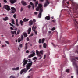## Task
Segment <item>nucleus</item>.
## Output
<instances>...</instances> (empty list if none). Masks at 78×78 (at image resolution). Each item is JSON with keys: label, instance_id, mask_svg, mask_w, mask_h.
I'll return each mask as SVG.
<instances>
[{"label": "nucleus", "instance_id": "f257e3e1", "mask_svg": "<svg viewBox=\"0 0 78 78\" xmlns=\"http://www.w3.org/2000/svg\"><path fill=\"white\" fill-rule=\"evenodd\" d=\"M42 5L41 4H39L38 6L36 9L37 11H39L40 9V12L38 16L39 18H41L42 17V12H43V9L42 8Z\"/></svg>", "mask_w": 78, "mask_h": 78}, {"label": "nucleus", "instance_id": "f03ea898", "mask_svg": "<svg viewBox=\"0 0 78 78\" xmlns=\"http://www.w3.org/2000/svg\"><path fill=\"white\" fill-rule=\"evenodd\" d=\"M78 60V57H76L75 56H72L71 59V61L73 62V64L77 67V64H76V63L75 62L76 61V60Z\"/></svg>", "mask_w": 78, "mask_h": 78}, {"label": "nucleus", "instance_id": "7ed1b4c3", "mask_svg": "<svg viewBox=\"0 0 78 78\" xmlns=\"http://www.w3.org/2000/svg\"><path fill=\"white\" fill-rule=\"evenodd\" d=\"M32 64H33V62H31L30 63H28L26 65L27 71H28V70L31 68Z\"/></svg>", "mask_w": 78, "mask_h": 78}, {"label": "nucleus", "instance_id": "20e7f679", "mask_svg": "<svg viewBox=\"0 0 78 78\" xmlns=\"http://www.w3.org/2000/svg\"><path fill=\"white\" fill-rule=\"evenodd\" d=\"M44 0H40L41 2H43ZM46 2L44 4V7H47L48 5L50 4V2L48 1V0H46Z\"/></svg>", "mask_w": 78, "mask_h": 78}, {"label": "nucleus", "instance_id": "39448f33", "mask_svg": "<svg viewBox=\"0 0 78 78\" xmlns=\"http://www.w3.org/2000/svg\"><path fill=\"white\" fill-rule=\"evenodd\" d=\"M27 71L26 70V69L24 68L20 71V73L21 75H22L23 72H24V73H27Z\"/></svg>", "mask_w": 78, "mask_h": 78}, {"label": "nucleus", "instance_id": "423d86ee", "mask_svg": "<svg viewBox=\"0 0 78 78\" xmlns=\"http://www.w3.org/2000/svg\"><path fill=\"white\" fill-rule=\"evenodd\" d=\"M23 63V66H25L26 64H27V63L28 62V60H26L25 58H24L23 59V61L22 62Z\"/></svg>", "mask_w": 78, "mask_h": 78}, {"label": "nucleus", "instance_id": "0eeeda50", "mask_svg": "<svg viewBox=\"0 0 78 78\" xmlns=\"http://www.w3.org/2000/svg\"><path fill=\"white\" fill-rule=\"evenodd\" d=\"M4 8H5V9H6V10H7V11H9V10L11 9H10V7L8 5H4Z\"/></svg>", "mask_w": 78, "mask_h": 78}, {"label": "nucleus", "instance_id": "6e6552de", "mask_svg": "<svg viewBox=\"0 0 78 78\" xmlns=\"http://www.w3.org/2000/svg\"><path fill=\"white\" fill-rule=\"evenodd\" d=\"M21 39H20V38H19L18 39V42H19V43H20V42L21 41V40L22 41H23V38H24L23 37V36L21 35Z\"/></svg>", "mask_w": 78, "mask_h": 78}, {"label": "nucleus", "instance_id": "1a4fd4ad", "mask_svg": "<svg viewBox=\"0 0 78 78\" xmlns=\"http://www.w3.org/2000/svg\"><path fill=\"white\" fill-rule=\"evenodd\" d=\"M35 55V53H34V52L32 54H31L30 55H29L28 56V57L30 58H31V57H33V56H34Z\"/></svg>", "mask_w": 78, "mask_h": 78}, {"label": "nucleus", "instance_id": "9d476101", "mask_svg": "<svg viewBox=\"0 0 78 78\" xmlns=\"http://www.w3.org/2000/svg\"><path fill=\"white\" fill-rule=\"evenodd\" d=\"M21 3L22 5H23V6H26V5H27V3H26V2L23 1H21Z\"/></svg>", "mask_w": 78, "mask_h": 78}, {"label": "nucleus", "instance_id": "9b49d317", "mask_svg": "<svg viewBox=\"0 0 78 78\" xmlns=\"http://www.w3.org/2000/svg\"><path fill=\"white\" fill-rule=\"evenodd\" d=\"M9 2L12 4H14V3L17 2V0H9Z\"/></svg>", "mask_w": 78, "mask_h": 78}, {"label": "nucleus", "instance_id": "f8f14e48", "mask_svg": "<svg viewBox=\"0 0 78 78\" xmlns=\"http://www.w3.org/2000/svg\"><path fill=\"white\" fill-rule=\"evenodd\" d=\"M45 19L47 20H50V17L49 16H47L45 17Z\"/></svg>", "mask_w": 78, "mask_h": 78}, {"label": "nucleus", "instance_id": "ddd939ff", "mask_svg": "<svg viewBox=\"0 0 78 78\" xmlns=\"http://www.w3.org/2000/svg\"><path fill=\"white\" fill-rule=\"evenodd\" d=\"M27 48H28V43H26L25 44L24 49L25 50H27Z\"/></svg>", "mask_w": 78, "mask_h": 78}, {"label": "nucleus", "instance_id": "4468645a", "mask_svg": "<svg viewBox=\"0 0 78 78\" xmlns=\"http://www.w3.org/2000/svg\"><path fill=\"white\" fill-rule=\"evenodd\" d=\"M23 20V22H27V21H28V20H29V19H27L26 18H25Z\"/></svg>", "mask_w": 78, "mask_h": 78}, {"label": "nucleus", "instance_id": "2eb2a0df", "mask_svg": "<svg viewBox=\"0 0 78 78\" xmlns=\"http://www.w3.org/2000/svg\"><path fill=\"white\" fill-rule=\"evenodd\" d=\"M37 28V27L36 26L34 27L33 26L32 28V30H33V31H36V29Z\"/></svg>", "mask_w": 78, "mask_h": 78}, {"label": "nucleus", "instance_id": "dca6fc26", "mask_svg": "<svg viewBox=\"0 0 78 78\" xmlns=\"http://www.w3.org/2000/svg\"><path fill=\"white\" fill-rule=\"evenodd\" d=\"M12 70H19V67H17L16 68H13L12 69Z\"/></svg>", "mask_w": 78, "mask_h": 78}, {"label": "nucleus", "instance_id": "f3484780", "mask_svg": "<svg viewBox=\"0 0 78 78\" xmlns=\"http://www.w3.org/2000/svg\"><path fill=\"white\" fill-rule=\"evenodd\" d=\"M33 21L31 20L30 21H29V25L30 26H31L33 24Z\"/></svg>", "mask_w": 78, "mask_h": 78}, {"label": "nucleus", "instance_id": "a211bd4d", "mask_svg": "<svg viewBox=\"0 0 78 78\" xmlns=\"http://www.w3.org/2000/svg\"><path fill=\"white\" fill-rule=\"evenodd\" d=\"M37 56H38L39 57H41L40 58H39V59H41L42 58V56L39 53L38 54H37Z\"/></svg>", "mask_w": 78, "mask_h": 78}, {"label": "nucleus", "instance_id": "6ab92c4d", "mask_svg": "<svg viewBox=\"0 0 78 78\" xmlns=\"http://www.w3.org/2000/svg\"><path fill=\"white\" fill-rule=\"evenodd\" d=\"M9 19V18L7 16L5 17L4 18H3V20H5V21H6V20H8Z\"/></svg>", "mask_w": 78, "mask_h": 78}, {"label": "nucleus", "instance_id": "aec40b11", "mask_svg": "<svg viewBox=\"0 0 78 78\" xmlns=\"http://www.w3.org/2000/svg\"><path fill=\"white\" fill-rule=\"evenodd\" d=\"M16 25L17 27H19V22H18V20L17 19L16 20Z\"/></svg>", "mask_w": 78, "mask_h": 78}, {"label": "nucleus", "instance_id": "412c9836", "mask_svg": "<svg viewBox=\"0 0 78 78\" xmlns=\"http://www.w3.org/2000/svg\"><path fill=\"white\" fill-rule=\"evenodd\" d=\"M31 28H29L28 31V34H29L31 32Z\"/></svg>", "mask_w": 78, "mask_h": 78}, {"label": "nucleus", "instance_id": "4be33fe9", "mask_svg": "<svg viewBox=\"0 0 78 78\" xmlns=\"http://www.w3.org/2000/svg\"><path fill=\"white\" fill-rule=\"evenodd\" d=\"M23 34L24 36V37H27L28 36V35H27V34L26 33H23Z\"/></svg>", "mask_w": 78, "mask_h": 78}, {"label": "nucleus", "instance_id": "5701e85b", "mask_svg": "<svg viewBox=\"0 0 78 78\" xmlns=\"http://www.w3.org/2000/svg\"><path fill=\"white\" fill-rule=\"evenodd\" d=\"M78 8V6H76L74 8L75 10V12H76L77 11V9Z\"/></svg>", "mask_w": 78, "mask_h": 78}, {"label": "nucleus", "instance_id": "b1692460", "mask_svg": "<svg viewBox=\"0 0 78 78\" xmlns=\"http://www.w3.org/2000/svg\"><path fill=\"white\" fill-rule=\"evenodd\" d=\"M43 47L44 48H45L47 47V44L46 43H44L43 44Z\"/></svg>", "mask_w": 78, "mask_h": 78}, {"label": "nucleus", "instance_id": "393cba45", "mask_svg": "<svg viewBox=\"0 0 78 78\" xmlns=\"http://www.w3.org/2000/svg\"><path fill=\"white\" fill-rule=\"evenodd\" d=\"M11 33L12 34H16V31H11Z\"/></svg>", "mask_w": 78, "mask_h": 78}, {"label": "nucleus", "instance_id": "a878e982", "mask_svg": "<svg viewBox=\"0 0 78 78\" xmlns=\"http://www.w3.org/2000/svg\"><path fill=\"white\" fill-rule=\"evenodd\" d=\"M37 5H38V1H37L35 3V7H37Z\"/></svg>", "mask_w": 78, "mask_h": 78}, {"label": "nucleus", "instance_id": "bb28decb", "mask_svg": "<svg viewBox=\"0 0 78 78\" xmlns=\"http://www.w3.org/2000/svg\"><path fill=\"white\" fill-rule=\"evenodd\" d=\"M20 24H21V26H22L23 25V21H22V20H21L20 22Z\"/></svg>", "mask_w": 78, "mask_h": 78}, {"label": "nucleus", "instance_id": "cd10ccee", "mask_svg": "<svg viewBox=\"0 0 78 78\" xmlns=\"http://www.w3.org/2000/svg\"><path fill=\"white\" fill-rule=\"evenodd\" d=\"M44 41H45V38H43L42 40V41H41V43H42V44L44 43Z\"/></svg>", "mask_w": 78, "mask_h": 78}, {"label": "nucleus", "instance_id": "c85d7f7f", "mask_svg": "<svg viewBox=\"0 0 78 78\" xmlns=\"http://www.w3.org/2000/svg\"><path fill=\"white\" fill-rule=\"evenodd\" d=\"M11 9L12 10L16 11V9L14 7H11Z\"/></svg>", "mask_w": 78, "mask_h": 78}, {"label": "nucleus", "instance_id": "c756f323", "mask_svg": "<svg viewBox=\"0 0 78 78\" xmlns=\"http://www.w3.org/2000/svg\"><path fill=\"white\" fill-rule=\"evenodd\" d=\"M56 30V28L55 27H53L51 29V31H55Z\"/></svg>", "mask_w": 78, "mask_h": 78}, {"label": "nucleus", "instance_id": "7c9ffc66", "mask_svg": "<svg viewBox=\"0 0 78 78\" xmlns=\"http://www.w3.org/2000/svg\"><path fill=\"white\" fill-rule=\"evenodd\" d=\"M12 23L13 25H15V23H14V20H12Z\"/></svg>", "mask_w": 78, "mask_h": 78}, {"label": "nucleus", "instance_id": "2f4dec72", "mask_svg": "<svg viewBox=\"0 0 78 78\" xmlns=\"http://www.w3.org/2000/svg\"><path fill=\"white\" fill-rule=\"evenodd\" d=\"M36 52L37 54V55L38 54H39V51H38V50H36Z\"/></svg>", "mask_w": 78, "mask_h": 78}, {"label": "nucleus", "instance_id": "473e14b6", "mask_svg": "<svg viewBox=\"0 0 78 78\" xmlns=\"http://www.w3.org/2000/svg\"><path fill=\"white\" fill-rule=\"evenodd\" d=\"M40 54H41L42 55H43V51H41L40 52H39Z\"/></svg>", "mask_w": 78, "mask_h": 78}, {"label": "nucleus", "instance_id": "72a5a7b5", "mask_svg": "<svg viewBox=\"0 0 78 78\" xmlns=\"http://www.w3.org/2000/svg\"><path fill=\"white\" fill-rule=\"evenodd\" d=\"M20 33V30H19L18 31H17V34L16 35H17V34H19Z\"/></svg>", "mask_w": 78, "mask_h": 78}, {"label": "nucleus", "instance_id": "f704fd0d", "mask_svg": "<svg viewBox=\"0 0 78 78\" xmlns=\"http://www.w3.org/2000/svg\"><path fill=\"white\" fill-rule=\"evenodd\" d=\"M19 46L20 47L22 48L23 47V44H21L19 45Z\"/></svg>", "mask_w": 78, "mask_h": 78}, {"label": "nucleus", "instance_id": "c9c22d12", "mask_svg": "<svg viewBox=\"0 0 78 78\" xmlns=\"http://www.w3.org/2000/svg\"><path fill=\"white\" fill-rule=\"evenodd\" d=\"M66 72H70V69H67L66 70Z\"/></svg>", "mask_w": 78, "mask_h": 78}, {"label": "nucleus", "instance_id": "e433bc0d", "mask_svg": "<svg viewBox=\"0 0 78 78\" xmlns=\"http://www.w3.org/2000/svg\"><path fill=\"white\" fill-rule=\"evenodd\" d=\"M13 17L15 19H16L17 18V16H16V15L14 14L13 15Z\"/></svg>", "mask_w": 78, "mask_h": 78}, {"label": "nucleus", "instance_id": "4c0bfd02", "mask_svg": "<svg viewBox=\"0 0 78 78\" xmlns=\"http://www.w3.org/2000/svg\"><path fill=\"white\" fill-rule=\"evenodd\" d=\"M41 41H42V40H41V39H40L38 41V42L39 44H41Z\"/></svg>", "mask_w": 78, "mask_h": 78}, {"label": "nucleus", "instance_id": "58836bf2", "mask_svg": "<svg viewBox=\"0 0 78 78\" xmlns=\"http://www.w3.org/2000/svg\"><path fill=\"white\" fill-rule=\"evenodd\" d=\"M35 59H37V58L36 57H34L33 58V60H35Z\"/></svg>", "mask_w": 78, "mask_h": 78}, {"label": "nucleus", "instance_id": "ea45409f", "mask_svg": "<svg viewBox=\"0 0 78 78\" xmlns=\"http://www.w3.org/2000/svg\"><path fill=\"white\" fill-rule=\"evenodd\" d=\"M16 11L15 10H12V12L11 13H14V12H15Z\"/></svg>", "mask_w": 78, "mask_h": 78}, {"label": "nucleus", "instance_id": "a19ab883", "mask_svg": "<svg viewBox=\"0 0 78 78\" xmlns=\"http://www.w3.org/2000/svg\"><path fill=\"white\" fill-rule=\"evenodd\" d=\"M30 5H31V6H33L34 5V4H33V2H31L30 3Z\"/></svg>", "mask_w": 78, "mask_h": 78}, {"label": "nucleus", "instance_id": "79ce46f5", "mask_svg": "<svg viewBox=\"0 0 78 78\" xmlns=\"http://www.w3.org/2000/svg\"><path fill=\"white\" fill-rule=\"evenodd\" d=\"M9 78H16V77H15L14 76H10Z\"/></svg>", "mask_w": 78, "mask_h": 78}, {"label": "nucleus", "instance_id": "37998d69", "mask_svg": "<svg viewBox=\"0 0 78 78\" xmlns=\"http://www.w3.org/2000/svg\"><path fill=\"white\" fill-rule=\"evenodd\" d=\"M23 8L22 7H21L20 11L22 12L23 11Z\"/></svg>", "mask_w": 78, "mask_h": 78}, {"label": "nucleus", "instance_id": "c03bdc74", "mask_svg": "<svg viewBox=\"0 0 78 78\" xmlns=\"http://www.w3.org/2000/svg\"><path fill=\"white\" fill-rule=\"evenodd\" d=\"M5 42H6V43L7 44H8V45H9V42H8V41H5Z\"/></svg>", "mask_w": 78, "mask_h": 78}, {"label": "nucleus", "instance_id": "a18cd8bd", "mask_svg": "<svg viewBox=\"0 0 78 78\" xmlns=\"http://www.w3.org/2000/svg\"><path fill=\"white\" fill-rule=\"evenodd\" d=\"M9 24L11 25V26H12V27H14L13 25L11 23H9Z\"/></svg>", "mask_w": 78, "mask_h": 78}, {"label": "nucleus", "instance_id": "49530a36", "mask_svg": "<svg viewBox=\"0 0 78 78\" xmlns=\"http://www.w3.org/2000/svg\"><path fill=\"white\" fill-rule=\"evenodd\" d=\"M27 41H30V39L28 37L27 38Z\"/></svg>", "mask_w": 78, "mask_h": 78}, {"label": "nucleus", "instance_id": "de8ad7c7", "mask_svg": "<svg viewBox=\"0 0 78 78\" xmlns=\"http://www.w3.org/2000/svg\"><path fill=\"white\" fill-rule=\"evenodd\" d=\"M28 8L30 9L31 8V5H29L28 6Z\"/></svg>", "mask_w": 78, "mask_h": 78}, {"label": "nucleus", "instance_id": "09e8293b", "mask_svg": "<svg viewBox=\"0 0 78 78\" xmlns=\"http://www.w3.org/2000/svg\"><path fill=\"white\" fill-rule=\"evenodd\" d=\"M46 55H44V59H45V58H46Z\"/></svg>", "mask_w": 78, "mask_h": 78}, {"label": "nucleus", "instance_id": "8fccbe9b", "mask_svg": "<svg viewBox=\"0 0 78 78\" xmlns=\"http://www.w3.org/2000/svg\"><path fill=\"white\" fill-rule=\"evenodd\" d=\"M33 22H34V23H35V22H36V20H35V19H34L33 20Z\"/></svg>", "mask_w": 78, "mask_h": 78}, {"label": "nucleus", "instance_id": "3c124183", "mask_svg": "<svg viewBox=\"0 0 78 78\" xmlns=\"http://www.w3.org/2000/svg\"><path fill=\"white\" fill-rule=\"evenodd\" d=\"M28 60H29L28 61L29 62H32V61L30 60L31 59H28Z\"/></svg>", "mask_w": 78, "mask_h": 78}, {"label": "nucleus", "instance_id": "603ef678", "mask_svg": "<svg viewBox=\"0 0 78 78\" xmlns=\"http://www.w3.org/2000/svg\"><path fill=\"white\" fill-rule=\"evenodd\" d=\"M34 31L35 34H37V31H36V30H35V31Z\"/></svg>", "mask_w": 78, "mask_h": 78}, {"label": "nucleus", "instance_id": "864d4df0", "mask_svg": "<svg viewBox=\"0 0 78 78\" xmlns=\"http://www.w3.org/2000/svg\"><path fill=\"white\" fill-rule=\"evenodd\" d=\"M10 29L11 30H14V29H13V28L12 27H10Z\"/></svg>", "mask_w": 78, "mask_h": 78}, {"label": "nucleus", "instance_id": "5fc2aeb1", "mask_svg": "<svg viewBox=\"0 0 78 78\" xmlns=\"http://www.w3.org/2000/svg\"><path fill=\"white\" fill-rule=\"evenodd\" d=\"M4 2H5V3H7V1L6 0H4Z\"/></svg>", "mask_w": 78, "mask_h": 78}, {"label": "nucleus", "instance_id": "6e6d98bb", "mask_svg": "<svg viewBox=\"0 0 78 78\" xmlns=\"http://www.w3.org/2000/svg\"><path fill=\"white\" fill-rule=\"evenodd\" d=\"M34 14H35V15H37V12H35Z\"/></svg>", "mask_w": 78, "mask_h": 78}, {"label": "nucleus", "instance_id": "4d7b16f0", "mask_svg": "<svg viewBox=\"0 0 78 78\" xmlns=\"http://www.w3.org/2000/svg\"><path fill=\"white\" fill-rule=\"evenodd\" d=\"M26 53H29V51H28V50H27L26 51Z\"/></svg>", "mask_w": 78, "mask_h": 78}, {"label": "nucleus", "instance_id": "13d9d810", "mask_svg": "<svg viewBox=\"0 0 78 78\" xmlns=\"http://www.w3.org/2000/svg\"><path fill=\"white\" fill-rule=\"evenodd\" d=\"M39 47L40 48H42V45H40Z\"/></svg>", "mask_w": 78, "mask_h": 78}, {"label": "nucleus", "instance_id": "bf43d9fd", "mask_svg": "<svg viewBox=\"0 0 78 78\" xmlns=\"http://www.w3.org/2000/svg\"><path fill=\"white\" fill-rule=\"evenodd\" d=\"M32 7L33 9H34V5H32Z\"/></svg>", "mask_w": 78, "mask_h": 78}, {"label": "nucleus", "instance_id": "052dcab7", "mask_svg": "<svg viewBox=\"0 0 78 78\" xmlns=\"http://www.w3.org/2000/svg\"><path fill=\"white\" fill-rule=\"evenodd\" d=\"M52 45H53V46H54V47H56V46L55 45V44H53V43H52Z\"/></svg>", "mask_w": 78, "mask_h": 78}, {"label": "nucleus", "instance_id": "680f3d73", "mask_svg": "<svg viewBox=\"0 0 78 78\" xmlns=\"http://www.w3.org/2000/svg\"><path fill=\"white\" fill-rule=\"evenodd\" d=\"M66 1V0H63V3H65V1Z\"/></svg>", "mask_w": 78, "mask_h": 78}, {"label": "nucleus", "instance_id": "e2e57ef3", "mask_svg": "<svg viewBox=\"0 0 78 78\" xmlns=\"http://www.w3.org/2000/svg\"><path fill=\"white\" fill-rule=\"evenodd\" d=\"M51 22H55V21L54 20H52L51 21Z\"/></svg>", "mask_w": 78, "mask_h": 78}, {"label": "nucleus", "instance_id": "0e129e2a", "mask_svg": "<svg viewBox=\"0 0 78 78\" xmlns=\"http://www.w3.org/2000/svg\"><path fill=\"white\" fill-rule=\"evenodd\" d=\"M33 34H31L30 35V36H33Z\"/></svg>", "mask_w": 78, "mask_h": 78}, {"label": "nucleus", "instance_id": "69168bd1", "mask_svg": "<svg viewBox=\"0 0 78 78\" xmlns=\"http://www.w3.org/2000/svg\"><path fill=\"white\" fill-rule=\"evenodd\" d=\"M31 70H32V69H30L29 71V72H30Z\"/></svg>", "mask_w": 78, "mask_h": 78}, {"label": "nucleus", "instance_id": "338daca9", "mask_svg": "<svg viewBox=\"0 0 78 78\" xmlns=\"http://www.w3.org/2000/svg\"><path fill=\"white\" fill-rule=\"evenodd\" d=\"M48 32V33H51V31H49Z\"/></svg>", "mask_w": 78, "mask_h": 78}, {"label": "nucleus", "instance_id": "774afa93", "mask_svg": "<svg viewBox=\"0 0 78 78\" xmlns=\"http://www.w3.org/2000/svg\"><path fill=\"white\" fill-rule=\"evenodd\" d=\"M2 47H5V46H4V45H2Z\"/></svg>", "mask_w": 78, "mask_h": 78}]
</instances>
